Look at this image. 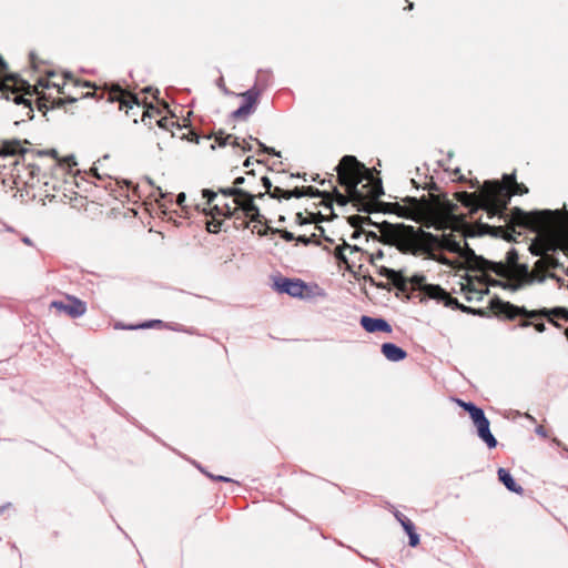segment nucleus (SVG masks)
<instances>
[{"instance_id": "nucleus-21", "label": "nucleus", "mask_w": 568, "mask_h": 568, "mask_svg": "<svg viewBox=\"0 0 568 568\" xmlns=\"http://www.w3.org/2000/svg\"><path fill=\"white\" fill-rule=\"evenodd\" d=\"M240 95L244 99V103L232 113V118L235 120H246L255 111L260 91L253 88Z\"/></svg>"}, {"instance_id": "nucleus-18", "label": "nucleus", "mask_w": 568, "mask_h": 568, "mask_svg": "<svg viewBox=\"0 0 568 568\" xmlns=\"http://www.w3.org/2000/svg\"><path fill=\"white\" fill-rule=\"evenodd\" d=\"M513 305L510 302H505L498 297H494L490 302H489V306L488 308L486 310L488 313H493L495 316H497L498 318H501V320H507V321H515L517 317H520L517 326L520 327V328H526V327H529L531 326V323L532 322V318L524 315V314H516L515 316L513 317H509L508 316V313H510V311H507L504 306L501 305Z\"/></svg>"}, {"instance_id": "nucleus-49", "label": "nucleus", "mask_w": 568, "mask_h": 568, "mask_svg": "<svg viewBox=\"0 0 568 568\" xmlns=\"http://www.w3.org/2000/svg\"><path fill=\"white\" fill-rule=\"evenodd\" d=\"M409 546L417 547L419 545V536L416 534H410L409 536Z\"/></svg>"}, {"instance_id": "nucleus-31", "label": "nucleus", "mask_w": 568, "mask_h": 568, "mask_svg": "<svg viewBox=\"0 0 568 568\" xmlns=\"http://www.w3.org/2000/svg\"><path fill=\"white\" fill-rule=\"evenodd\" d=\"M215 141L219 143L220 146L231 144L233 146H241L243 151H250L252 149L251 144L245 140H243L242 143H240L236 136H233L232 134L224 135L222 131L215 134Z\"/></svg>"}, {"instance_id": "nucleus-40", "label": "nucleus", "mask_w": 568, "mask_h": 568, "mask_svg": "<svg viewBox=\"0 0 568 568\" xmlns=\"http://www.w3.org/2000/svg\"><path fill=\"white\" fill-rule=\"evenodd\" d=\"M471 280L475 282V284H474L475 287H479L478 280H481V281L486 282L487 286L488 285H493V286H497V285L500 286L501 285L500 281L490 280L489 276L487 274H485V273L480 277H475V278H471Z\"/></svg>"}, {"instance_id": "nucleus-37", "label": "nucleus", "mask_w": 568, "mask_h": 568, "mask_svg": "<svg viewBox=\"0 0 568 568\" xmlns=\"http://www.w3.org/2000/svg\"><path fill=\"white\" fill-rule=\"evenodd\" d=\"M318 234L316 232H313L310 236L307 235H298L296 236L295 241L304 244V245H308V244H320V241H318Z\"/></svg>"}, {"instance_id": "nucleus-23", "label": "nucleus", "mask_w": 568, "mask_h": 568, "mask_svg": "<svg viewBox=\"0 0 568 568\" xmlns=\"http://www.w3.org/2000/svg\"><path fill=\"white\" fill-rule=\"evenodd\" d=\"M348 223L355 229V231L352 234V239H357L361 234H366L367 237L372 236L374 240H378V236L374 232H366L363 229L364 224H373L374 226L379 229V232H382V225L386 222H383L382 224L373 223L368 216H361V215H352L348 217ZM383 234V233H381ZM383 241L387 244H389L384 235H382Z\"/></svg>"}, {"instance_id": "nucleus-59", "label": "nucleus", "mask_w": 568, "mask_h": 568, "mask_svg": "<svg viewBox=\"0 0 568 568\" xmlns=\"http://www.w3.org/2000/svg\"><path fill=\"white\" fill-rule=\"evenodd\" d=\"M547 277L557 281V283H559L560 285H562L564 283V280L557 276L555 273H548Z\"/></svg>"}, {"instance_id": "nucleus-19", "label": "nucleus", "mask_w": 568, "mask_h": 568, "mask_svg": "<svg viewBox=\"0 0 568 568\" xmlns=\"http://www.w3.org/2000/svg\"><path fill=\"white\" fill-rule=\"evenodd\" d=\"M349 251V255H358L364 254V251L356 245H349L345 240H343L342 244L337 245L334 248V257L337 261L338 266L344 265L345 270L354 273V268L356 267V261L349 260V257L345 254V251Z\"/></svg>"}, {"instance_id": "nucleus-29", "label": "nucleus", "mask_w": 568, "mask_h": 568, "mask_svg": "<svg viewBox=\"0 0 568 568\" xmlns=\"http://www.w3.org/2000/svg\"><path fill=\"white\" fill-rule=\"evenodd\" d=\"M361 325L364 327L365 331H367L369 333H374V332L390 333L392 332L390 325L383 318H373L369 316H362Z\"/></svg>"}, {"instance_id": "nucleus-36", "label": "nucleus", "mask_w": 568, "mask_h": 568, "mask_svg": "<svg viewBox=\"0 0 568 568\" xmlns=\"http://www.w3.org/2000/svg\"><path fill=\"white\" fill-rule=\"evenodd\" d=\"M541 264H545V266L548 268H562L564 265L559 262L558 258H556L551 254L542 255L538 260V266H541Z\"/></svg>"}, {"instance_id": "nucleus-53", "label": "nucleus", "mask_w": 568, "mask_h": 568, "mask_svg": "<svg viewBox=\"0 0 568 568\" xmlns=\"http://www.w3.org/2000/svg\"><path fill=\"white\" fill-rule=\"evenodd\" d=\"M376 287H378V288H383V290H387V291H390V288H392V283H390V281H389V282H387V283H383V282H381V283H376Z\"/></svg>"}, {"instance_id": "nucleus-6", "label": "nucleus", "mask_w": 568, "mask_h": 568, "mask_svg": "<svg viewBox=\"0 0 568 568\" xmlns=\"http://www.w3.org/2000/svg\"><path fill=\"white\" fill-rule=\"evenodd\" d=\"M536 232L541 234L529 246L532 255L542 256L560 250L568 256V211H560L554 223Z\"/></svg>"}, {"instance_id": "nucleus-8", "label": "nucleus", "mask_w": 568, "mask_h": 568, "mask_svg": "<svg viewBox=\"0 0 568 568\" xmlns=\"http://www.w3.org/2000/svg\"><path fill=\"white\" fill-rule=\"evenodd\" d=\"M260 186L253 171H247L246 176H239L233 181L232 186H227L225 194L234 195L233 202L240 207L239 212L250 215L252 222H262L264 215L261 213L260 207L253 203L254 192Z\"/></svg>"}, {"instance_id": "nucleus-50", "label": "nucleus", "mask_w": 568, "mask_h": 568, "mask_svg": "<svg viewBox=\"0 0 568 568\" xmlns=\"http://www.w3.org/2000/svg\"><path fill=\"white\" fill-rule=\"evenodd\" d=\"M30 62H31V65L34 68V69H39V64H38V57L34 52H31L30 53Z\"/></svg>"}, {"instance_id": "nucleus-58", "label": "nucleus", "mask_w": 568, "mask_h": 568, "mask_svg": "<svg viewBox=\"0 0 568 568\" xmlns=\"http://www.w3.org/2000/svg\"><path fill=\"white\" fill-rule=\"evenodd\" d=\"M296 222L301 225L308 223V221L303 217L302 213L296 214Z\"/></svg>"}, {"instance_id": "nucleus-62", "label": "nucleus", "mask_w": 568, "mask_h": 568, "mask_svg": "<svg viewBox=\"0 0 568 568\" xmlns=\"http://www.w3.org/2000/svg\"><path fill=\"white\" fill-rule=\"evenodd\" d=\"M39 154H49L52 158L57 159V151L55 150H51V151H48V152H39Z\"/></svg>"}, {"instance_id": "nucleus-5", "label": "nucleus", "mask_w": 568, "mask_h": 568, "mask_svg": "<svg viewBox=\"0 0 568 568\" xmlns=\"http://www.w3.org/2000/svg\"><path fill=\"white\" fill-rule=\"evenodd\" d=\"M405 205L399 203L389 204L393 212L399 216L419 220L423 217L453 219L458 206L447 199L446 194L430 193V199L406 197Z\"/></svg>"}, {"instance_id": "nucleus-42", "label": "nucleus", "mask_w": 568, "mask_h": 568, "mask_svg": "<svg viewBox=\"0 0 568 568\" xmlns=\"http://www.w3.org/2000/svg\"><path fill=\"white\" fill-rule=\"evenodd\" d=\"M286 192L285 190L278 187V186H274L272 187V190L268 192V195L273 199H285L286 200Z\"/></svg>"}, {"instance_id": "nucleus-24", "label": "nucleus", "mask_w": 568, "mask_h": 568, "mask_svg": "<svg viewBox=\"0 0 568 568\" xmlns=\"http://www.w3.org/2000/svg\"><path fill=\"white\" fill-rule=\"evenodd\" d=\"M529 271L526 264H516L509 268L508 280L516 281V284H503V287H511L513 290L519 288L524 283L529 284Z\"/></svg>"}, {"instance_id": "nucleus-7", "label": "nucleus", "mask_w": 568, "mask_h": 568, "mask_svg": "<svg viewBox=\"0 0 568 568\" xmlns=\"http://www.w3.org/2000/svg\"><path fill=\"white\" fill-rule=\"evenodd\" d=\"M70 90L73 92V95L78 97V100L91 97L97 100L105 99L108 102H119V109L124 110L126 114L134 109L140 111L142 108L136 95L130 91L123 90L119 84L97 87L90 83V87L78 89L70 87Z\"/></svg>"}, {"instance_id": "nucleus-1", "label": "nucleus", "mask_w": 568, "mask_h": 568, "mask_svg": "<svg viewBox=\"0 0 568 568\" xmlns=\"http://www.w3.org/2000/svg\"><path fill=\"white\" fill-rule=\"evenodd\" d=\"M335 171L338 184L346 191L343 194L337 186H333L335 202L341 206L352 202L358 211L372 212L384 194L381 179L375 178L373 171L353 155H344Z\"/></svg>"}, {"instance_id": "nucleus-11", "label": "nucleus", "mask_w": 568, "mask_h": 568, "mask_svg": "<svg viewBox=\"0 0 568 568\" xmlns=\"http://www.w3.org/2000/svg\"><path fill=\"white\" fill-rule=\"evenodd\" d=\"M490 181H486L479 192L468 193L466 191L456 192L455 199L466 207L471 210H485L489 216H495L494 203L491 197Z\"/></svg>"}, {"instance_id": "nucleus-34", "label": "nucleus", "mask_w": 568, "mask_h": 568, "mask_svg": "<svg viewBox=\"0 0 568 568\" xmlns=\"http://www.w3.org/2000/svg\"><path fill=\"white\" fill-rule=\"evenodd\" d=\"M268 233L280 234V236L287 242L294 241L296 239V236L292 232H288L286 230L274 229L271 226H265L264 229L257 230V235L260 236H264Z\"/></svg>"}, {"instance_id": "nucleus-10", "label": "nucleus", "mask_w": 568, "mask_h": 568, "mask_svg": "<svg viewBox=\"0 0 568 568\" xmlns=\"http://www.w3.org/2000/svg\"><path fill=\"white\" fill-rule=\"evenodd\" d=\"M557 215H560L559 210H544L528 213L519 207H514L510 211L509 223L515 226L536 231L541 226H547L554 223Z\"/></svg>"}, {"instance_id": "nucleus-48", "label": "nucleus", "mask_w": 568, "mask_h": 568, "mask_svg": "<svg viewBox=\"0 0 568 568\" xmlns=\"http://www.w3.org/2000/svg\"><path fill=\"white\" fill-rule=\"evenodd\" d=\"M261 182H262V185L264 186L265 189V193L268 194V192L272 190L273 185H272V182L270 181V179L267 176H263L261 179Z\"/></svg>"}, {"instance_id": "nucleus-9", "label": "nucleus", "mask_w": 568, "mask_h": 568, "mask_svg": "<svg viewBox=\"0 0 568 568\" xmlns=\"http://www.w3.org/2000/svg\"><path fill=\"white\" fill-rule=\"evenodd\" d=\"M491 197L495 215L501 216L507 210V205L513 195H523L528 193V187L524 183L516 181L515 174H506L503 182L490 181Z\"/></svg>"}, {"instance_id": "nucleus-12", "label": "nucleus", "mask_w": 568, "mask_h": 568, "mask_svg": "<svg viewBox=\"0 0 568 568\" xmlns=\"http://www.w3.org/2000/svg\"><path fill=\"white\" fill-rule=\"evenodd\" d=\"M422 293L430 298L435 300L438 303H442L446 307H452L462 311L463 313L487 316L488 312L485 308H474L470 306H466L460 304L457 298L453 297L448 292H446L443 287L435 284L424 285L422 287Z\"/></svg>"}, {"instance_id": "nucleus-44", "label": "nucleus", "mask_w": 568, "mask_h": 568, "mask_svg": "<svg viewBox=\"0 0 568 568\" xmlns=\"http://www.w3.org/2000/svg\"><path fill=\"white\" fill-rule=\"evenodd\" d=\"M156 124L160 126V128H163V129H169V125H174L175 122L172 120V119H169L166 116H163L159 120H156Z\"/></svg>"}, {"instance_id": "nucleus-13", "label": "nucleus", "mask_w": 568, "mask_h": 568, "mask_svg": "<svg viewBox=\"0 0 568 568\" xmlns=\"http://www.w3.org/2000/svg\"><path fill=\"white\" fill-rule=\"evenodd\" d=\"M507 311H510L508 313L509 317L515 316L516 314H524L532 320H544L547 318L549 323H551L555 327L561 328V324L554 320V317H559L565 321H568V310L565 307H554V308H540V310H532L529 311L524 306H517V305H501Z\"/></svg>"}, {"instance_id": "nucleus-52", "label": "nucleus", "mask_w": 568, "mask_h": 568, "mask_svg": "<svg viewBox=\"0 0 568 568\" xmlns=\"http://www.w3.org/2000/svg\"><path fill=\"white\" fill-rule=\"evenodd\" d=\"M265 194H266V193H265V191H264V192H262V191L260 190V186H257V191H255V192H254V195H253V203H255V200H256V199H263Z\"/></svg>"}, {"instance_id": "nucleus-63", "label": "nucleus", "mask_w": 568, "mask_h": 568, "mask_svg": "<svg viewBox=\"0 0 568 568\" xmlns=\"http://www.w3.org/2000/svg\"><path fill=\"white\" fill-rule=\"evenodd\" d=\"M362 255H363V254H358V255H348V257H349V260H355V261H356V263H357V262H361V261H362V258H361V256H362Z\"/></svg>"}, {"instance_id": "nucleus-16", "label": "nucleus", "mask_w": 568, "mask_h": 568, "mask_svg": "<svg viewBox=\"0 0 568 568\" xmlns=\"http://www.w3.org/2000/svg\"><path fill=\"white\" fill-rule=\"evenodd\" d=\"M14 183L24 187H34L40 182L41 170L33 163H14Z\"/></svg>"}, {"instance_id": "nucleus-22", "label": "nucleus", "mask_w": 568, "mask_h": 568, "mask_svg": "<svg viewBox=\"0 0 568 568\" xmlns=\"http://www.w3.org/2000/svg\"><path fill=\"white\" fill-rule=\"evenodd\" d=\"M19 79L17 77H7L4 81H0V91L6 98L12 99V101L17 104H24L31 108V100L24 99L23 95L19 94Z\"/></svg>"}, {"instance_id": "nucleus-30", "label": "nucleus", "mask_w": 568, "mask_h": 568, "mask_svg": "<svg viewBox=\"0 0 568 568\" xmlns=\"http://www.w3.org/2000/svg\"><path fill=\"white\" fill-rule=\"evenodd\" d=\"M381 351L382 354L390 362H399L407 357L406 351L393 343H384Z\"/></svg>"}, {"instance_id": "nucleus-2", "label": "nucleus", "mask_w": 568, "mask_h": 568, "mask_svg": "<svg viewBox=\"0 0 568 568\" xmlns=\"http://www.w3.org/2000/svg\"><path fill=\"white\" fill-rule=\"evenodd\" d=\"M382 233L388 243L395 245L403 253L434 256V252L446 250L459 254L465 261L464 253L467 248H470L465 241L464 246H462L460 241H457L452 233L435 236L422 229L403 224L385 223L382 225Z\"/></svg>"}, {"instance_id": "nucleus-51", "label": "nucleus", "mask_w": 568, "mask_h": 568, "mask_svg": "<svg viewBox=\"0 0 568 568\" xmlns=\"http://www.w3.org/2000/svg\"><path fill=\"white\" fill-rule=\"evenodd\" d=\"M186 200V196L184 193H180L176 199V203L179 206L184 207V202Z\"/></svg>"}, {"instance_id": "nucleus-43", "label": "nucleus", "mask_w": 568, "mask_h": 568, "mask_svg": "<svg viewBox=\"0 0 568 568\" xmlns=\"http://www.w3.org/2000/svg\"><path fill=\"white\" fill-rule=\"evenodd\" d=\"M304 196L303 186L302 187H295L292 191L286 192V200H290L291 197H302Z\"/></svg>"}, {"instance_id": "nucleus-28", "label": "nucleus", "mask_w": 568, "mask_h": 568, "mask_svg": "<svg viewBox=\"0 0 568 568\" xmlns=\"http://www.w3.org/2000/svg\"><path fill=\"white\" fill-rule=\"evenodd\" d=\"M474 284L475 282L469 277L467 278L466 284L462 285V291L465 293V298L468 302H471L473 300H481L484 295L489 293L486 282L478 280L479 287H475Z\"/></svg>"}, {"instance_id": "nucleus-55", "label": "nucleus", "mask_w": 568, "mask_h": 568, "mask_svg": "<svg viewBox=\"0 0 568 568\" xmlns=\"http://www.w3.org/2000/svg\"><path fill=\"white\" fill-rule=\"evenodd\" d=\"M395 517L396 519L400 523V525H403V520H409L408 518H406L400 511H395Z\"/></svg>"}, {"instance_id": "nucleus-61", "label": "nucleus", "mask_w": 568, "mask_h": 568, "mask_svg": "<svg viewBox=\"0 0 568 568\" xmlns=\"http://www.w3.org/2000/svg\"><path fill=\"white\" fill-rule=\"evenodd\" d=\"M365 282H368L371 285L376 286V281L371 275L364 276Z\"/></svg>"}, {"instance_id": "nucleus-39", "label": "nucleus", "mask_w": 568, "mask_h": 568, "mask_svg": "<svg viewBox=\"0 0 568 568\" xmlns=\"http://www.w3.org/2000/svg\"><path fill=\"white\" fill-rule=\"evenodd\" d=\"M424 282H425V276H423V275H415L408 281V283L412 284L413 291L418 290L420 292H422V287H424V285H426Z\"/></svg>"}, {"instance_id": "nucleus-20", "label": "nucleus", "mask_w": 568, "mask_h": 568, "mask_svg": "<svg viewBox=\"0 0 568 568\" xmlns=\"http://www.w3.org/2000/svg\"><path fill=\"white\" fill-rule=\"evenodd\" d=\"M275 286L280 293H286L292 297H304L308 292L306 283L300 278L281 277L275 282Z\"/></svg>"}, {"instance_id": "nucleus-64", "label": "nucleus", "mask_w": 568, "mask_h": 568, "mask_svg": "<svg viewBox=\"0 0 568 568\" xmlns=\"http://www.w3.org/2000/svg\"><path fill=\"white\" fill-rule=\"evenodd\" d=\"M216 480H220V481H231L230 478L227 477H224V476H217V477H214Z\"/></svg>"}, {"instance_id": "nucleus-45", "label": "nucleus", "mask_w": 568, "mask_h": 568, "mask_svg": "<svg viewBox=\"0 0 568 568\" xmlns=\"http://www.w3.org/2000/svg\"><path fill=\"white\" fill-rule=\"evenodd\" d=\"M402 527L406 531V534L409 536L410 534H416L415 526L410 520H403Z\"/></svg>"}, {"instance_id": "nucleus-32", "label": "nucleus", "mask_w": 568, "mask_h": 568, "mask_svg": "<svg viewBox=\"0 0 568 568\" xmlns=\"http://www.w3.org/2000/svg\"><path fill=\"white\" fill-rule=\"evenodd\" d=\"M498 479L509 489L516 494H523L524 489L520 485H518L510 473L505 468L498 469Z\"/></svg>"}, {"instance_id": "nucleus-27", "label": "nucleus", "mask_w": 568, "mask_h": 568, "mask_svg": "<svg viewBox=\"0 0 568 568\" xmlns=\"http://www.w3.org/2000/svg\"><path fill=\"white\" fill-rule=\"evenodd\" d=\"M378 273L386 276L390 281L392 286L396 287L399 292H408V280L402 274L400 271H394L392 268L379 266Z\"/></svg>"}, {"instance_id": "nucleus-54", "label": "nucleus", "mask_w": 568, "mask_h": 568, "mask_svg": "<svg viewBox=\"0 0 568 568\" xmlns=\"http://www.w3.org/2000/svg\"><path fill=\"white\" fill-rule=\"evenodd\" d=\"M258 145L262 148V151L267 154H276L274 149L265 146L263 143L258 142Z\"/></svg>"}, {"instance_id": "nucleus-57", "label": "nucleus", "mask_w": 568, "mask_h": 568, "mask_svg": "<svg viewBox=\"0 0 568 568\" xmlns=\"http://www.w3.org/2000/svg\"><path fill=\"white\" fill-rule=\"evenodd\" d=\"M64 163L68 165V168H71L72 165H77V162L73 156L65 158Z\"/></svg>"}, {"instance_id": "nucleus-56", "label": "nucleus", "mask_w": 568, "mask_h": 568, "mask_svg": "<svg viewBox=\"0 0 568 568\" xmlns=\"http://www.w3.org/2000/svg\"><path fill=\"white\" fill-rule=\"evenodd\" d=\"M151 118H152V114L149 109L142 111V121L144 123H146V119H151Z\"/></svg>"}, {"instance_id": "nucleus-35", "label": "nucleus", "mask_w": 568, "mask_h": 568, "mask_svg": "<svg viewBox=\"0 0 568 568\" xmlns=\"http://www.w3.org/2000/svg\"><path fill=\"white\" fill-rule=\"evenodd\" d=\"M547 272V267L545 266V264H541V266H538V260L536 261L535 265H534V268L531 272H529V284L532 283L534 281H538L540 283H542L546 277L548 276V274H546Z\"/></svg>"}, {"instance_id": "nucleus-25", "label": "nucleus", "mask_w": 568, "mask_h": 568, "mask_svg": "<svg viewBox=\"0 0 568 568\" xmlns=\"http://www.w3.org/2000/svg\"><path fill=\"white\" fill-rule=\"evenodd\" d=\"M23 144H29V142L20 141L18 139H11V140H1L0 141V155H22L24 156L26 153L33 154L34 151H29L23 146Z\"/></svg>"}, {"instance_id": "nucleus-3", "label": "nucleus", "mask_w": 568, "mask_h": 568, "mask_svg": "<svg viewBox=\"0 0 568 568\" xmlns=\"http://www.w3.org/2000/svg\"><path fill=\"white\" fill-rule=\"evenodd\" d=\"M45 77L40 78L36 85H30L19 79V94L26 97L38 95L37 104L40 111L54 109L67 102L78 101L70 87L73 89L90 87V82L81 81L68 73L59 75L55 71H44Z\"/></svg>"}, {"instance_id": "nucleus-17", "label": "nucleus", "mask_w": 568, "mask_h": 568, "mask_svg": "<svg viewBox=\"0 0 568 568\" xmlns=\"http://www.w3.org/2000/svg\"><path fill=\"white\" fill-rule=\"evenodd\" d=\"M64 298V301H52L50 308H54L59 313H64L71 318H77L85 314V302L70 294H65Z\"/></svg>"}, {"instance_id": "nucleus-47", "label": "nucleus", "mask_w": 568, "mask_h": 568, "mask_svg": "<svg viewBox=\"0 0 568 568\" xmlns=\"http://www.w3.org/2000/svg\"><path fill=\"white\" fill-rule=\"evenodd\" d=\"M541 321L542 320H532V322L535 323H531V326H534L538 333H542L546 331V326Z\"/></svg>"}, {"instance_id": "nucleus-14", "label": "nucleus", "mask_w": 568, "mask_h": 568, "mask_svg": "<svg viewBox=\"0 0 568 568\" xmlns=\"http://www.w3.org/2000/svg\"><path fill=\"white\" fill-rule=\"evenodd\" d=\"M456 403L469 413L475 426L477 427L478 436L487 444L489 448L497 446V440L489 429V420L486 418L484 410L473 403H467L462 399H456Z\"/></svg>"}, {"instance_id": "nucleus-4", "label": "nucleus", "mask_w": 568, "mask_h": 568, "mask_svg": "<svg viewBox=\"0 0 568 568\" xmlns=\"http://www.w3.org/2000/svg\"><path fill=\"white\" fill-rule=\"evenodd\" d=\"M227 187H217L216 191L204 189L203 197L210 209L211 220L206 221V230L210 233H219L225 219H233V225L236 230L248 229L250 215L239 212L240 205L233 202L234 195L225 194Z\"/></svg>"}, {"instance_id": "nucleus-46", "label": "nucleus", "mask_w": 568, "mask_h": 568, "mask_svg": "<svg viewBox=\"0 0 568 568\" xmlns=\"http://www.w3.org/2000/svg\"><path fill=\"white\" fill-rule=\"evenodd\" d=\"M253 223L254 224H253V227H252V233H256V234H257V230L258 229H264L265 226H268L267 225V220H266L265 216L262 219V222H253Z\"/></svg>"}, {"instance_id": "nucleus-15", "label": "nucleus", "mask_w": 568, "mask_h": 568, "mask_svg": "<svg viewBox=\"0 0 568 568\" xmlns=\"http://www.w3.org/2000/svg\"><path fill=\"white\" fill-rule=\"evenodd\" d=\"M466 267L470 271H479L486 274L491 271L498 276L508 277L509 265L504 262H490L475 254L474 250L467 248L464 253Z\"/></svg>"}, {"instance_id": "nucleus-60", "label": "nucleus", "mask_w": 568, "mask_h": 568, "mask_svg": "<svg viewBox=\"0 0 568 568\" xmlns=\"http://www.w3.org/2000/svg\"><path fill=\"white\" fill-rule=\"evenodd\" d=\"M547 277L557 281V283H559L560 285H562L564 283V280L557 276L555 273H548Z\"/></svg>"}, {"instance_id": "nucleus-26", "label": "nucleus", "mask_w": 568, "mask_h": 568, "mask_svg": "<svg viewBox=\"0 0 568 568\" xmlns=\"http://www.w3.org/2000/svg\"><path fill=\"white\" fill-rule=\"evenodd\" d=\"M334 175L331 174V178L328 180V184L331 186V190H323L320 191L318 189L310 185V186H303L304 196H312V197H322V203L328 207L332 209L333 202H335V195L333 193V186H336L333 183Z\"/></svg>"}, {"instance_id": "nucleus-41", "label": "nucleus", "mask_w": 568, "mask_h": 568, "mask_svg": "<svg viewBox=\"0 0 568 568\" xmlns=\"http://www.w3.org/2000/svg\"><path fill=\"white\" fill-rule=\"evenodd\" d=\"M518 253L515 248H511L510 251L507 252L506 254V262L505 264L509 265V267L518 264Z\"/></svg>"}, {"instance_id": "nucleus-38", "label": "nucleus", "mask_w": 568, "mask_h": 568, "mask_svg": "<svg viewBox=\"0 0 568 568\" xmlns=\"http://www.w3.org/2000/svg\"><path fill=\"white\" fill-rule=\"evenodd\" d=\"M364 254H367L368 256V262L373 265V266H377V261L384 258L385 256V253L383 250L378 248L376 252H372V253H367L364 251Z\"/></svg>"}, {"instance_id": "nucleus-33", "label": "nucleus", "mask_w": 568, "mask_h": 568, "mask_svg": "<svg viewBox=\"0 0 568 568\" xmlns=\"http://www.w3.org/2000/svg\"><path fill=\"white\" fill-rule=\"evenodd\" d=\"M165 325L161 320H151L136 325H115V328L122 329H142V328H163Z\"/></svg>"}]
</instances>
